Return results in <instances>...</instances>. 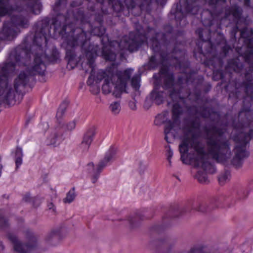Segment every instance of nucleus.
<instances>
[{"label":"nucleus","instance_id":"1","mask_svg":"<svg viewBox=\"0 0 253 253\" xmlns=\"http://www.w3.org/2000/svg\"><path fill=\"white\" fill-rule=\"evenodd\" d=\"M224 18L236 24L230 33L233 47L226 42L221 54L225 57L234 48L239 54V57L228 60L226 70L240 74L243 79L241 87L237 88L235 91L237 99H243L240 114L250 112L253 100V29L249 30L247 28L252 21L248 16H243V9L237 4L225 9Z\"/></svg>","mask_w":253,"mask_h":253},{"label":"nucleus","instance_id":"2","mask_svg":"<svg viewBox=\"0 0 253 253\" xmlns=\"http://www.w3.org/2000/svg\"><path fill=\"white\" fill-rule=\"evenodd\" d=\"M66 20L65 16L58 14L53 21V31L67 43L65 58L68 61V65H70L71 69L76 66L77 61L75 47L80 46L88 57V64L94 71V56L96 54V50L89 44V39L86 32L82 28L74 29L72 25L67 26L64 24Z\"/></svg>","mask_w":253,"mask_h":253},{"label":"nucleus","instance_id":"3","mask_svg":"<svg viewBox=\"0 0 253 253\" xmlns=\"http://www.w3.org/2000/svg\"><path fill=\"white\" fill-rule=\"evenodd\" d=\"M208 0H183V4L181 3L174 4L172 7L169 15L174 16L177 26L181 27L185 26L187 23L186 14L196 15L200 11L201 7L205 4ZM226 0H209L210 6L213 8L214 12L217 15L221 14L223 11L222 4Z\"/></svg>","mask_w":253,"mask_h":253},{"label":"nucleus","instance_id":"4","mask_svg":"<svg viewBox=\"0 0 253 253\" xmlns=\"http://www.w3.org/2000/svg\"><path fill=\"white\" fill-rule=\"evenodd\" d=\"M223 201L222 198H215L208 202H199L196 206L186 205L180 207L178 205L171 206L168 212L163 217L162 225L155 224L151 228L152 232L159 234L170 225V220L181 216L190 214L192 211L208 213L217 208Z\"/></svg>","mask_w":253,"mask_h":253},{"label":"nucleus","instance_id":"5","mask_svg":"<svg viewBox=\"0 0 253 253\" xmlns=\"http://www.w3.org/2000/svg\"><path fill=\"white\" fill-rule=\"evenodd\" d=\"M212 130L215 134H210V129L205 127L207 132L206 136L209 155L218 163H222L230 159L232 156L230 150V143L229 140L224 139L223 130L219 127L213 126Z\"/></svg>","mask_w":253,"mask_h":253},{"label":"nucleus","instance_id":"6","mask_svg":"<svg viewBox=\"0 0 253 253\" xmlns=\"http://www.w3.org/2000/svg\"><path fill=\"white\" fill-rule=\"evenodd\" d=\"M151 48L152 44L151 43ZM153 54L150 57L148 62L144 65V67L148 70H154L159 65L172 66L175 68H186L189 66V62L185 60V50H179V52H172L170 50L161 48L160 51H155L151 48Z\"/></svg>","mask_w":253,"mask_h":253},{"label":"nucleus","instance_id":"7","mask_svg":"<svg viewBox=\"0 0 253 253\" xmlns=\"http://www.w3.org/2000/svg\"><path fill=\"white\" fill-rule=\"evenodd\" d=\"M165 32H156L150 39L152 48L155 51H160L161 48L170 50L172 52L185 50L181 47L184 32L181 30L174 31L170 25L164 27Z\"/></svg>","mask_w":253,"mask_h":253},{"label":"nucleus","instance_id":"8","mask_svg":"<svg viewBox=\"0 0 253 253\" xmlns=\"http://www.w3.org/2000/svg\"><path fill=\"white\" fill-rule=\"evenodd\" d=\"M88 3L87 5V9L91 12H95L93 14L94 21L98 25H102L103 19V16L100 13H97L96 11L100 9L101 12L104 14H108L112 11L116 12L117 14L123 11L125 9V5L121 0H87ZM134 7H128L126 4L125 0L124 2L127 9H133L135 7L136 3L135 0Z\"/></svg>","mask_w":253,"mask_h":253},{"label":"nucleus","instance_id":"9","mask_svg":"<svg viewBox=\"0 0 253 253\" xmlns=\"http://www.w3.org/2000/svg\"><path fill=\"white\" fill-rule=\"evenodd\" d=\"M194 129L186 125L183 139L179 145L180 160L184 164H187V156L190 148H193L201 157L205 155V145L198 139L199 135L194 132Z\"/></svg>","mask_w":253,"mask_h":253},{"label":"nucleus","instance_id":"10","mask_svg":"<svg viewBox=\"0 0 253 253\" xmlns=\"http://www.w3.org/2000/svg\"><path fill=\"white\" fill-rule=\"evenodd\" d=\"M60 6L61 5L60 1L56 2L55 3V7L54 8V10L56 13V15L52 19L51 23L53 26L54 19L57 16L58 14H62L65 16L67 19L65 23H64V24H65L67 26L72 25L74 29H77L78 28H75L74 24L69 21V19L71 17L75 20H80L82 23H89L91 27V34L92 35L97 36L101 38L105 34L106 29L103 27L102 25H98L97 26H94L93 27V26L90 23V21L87 19H86L83 10L80 8H77L73 10H67L66 8L60 7Z\"/></svg>","mask_w":253,"mask_h":253},{"label":"nucleus","instance_id":"11","mask_svg":"<svg viewBox=\"0 0 253 253\" xmlns=\"http://www.w3.org/2000/svg\"><path fill=\"white\" fill-rule=\"evenodd\" d=\"M133 70L127 69L124 71L116 70L115 78L113 80L106 78L102 86V91L104 94H108L112 91L114 87L113 95L116 98H121L124 92L126 91L127 82L131 78Z\"/></svg>","mask_w":253,"mask_h":253},{"label":"nucleus","instance_id":"12","mask_svg":"<svg viewBox=\"0 0 253 253\" xmlns=\"http://www.w3.org/2000/svg\"><path fill=\"white\" fill-rule=\"evenodd\" d=\"M207 34V38H204V31L203 28H199L196 31V34L198 36L199 39L202 42L197 43L198 46V52L200 55H203L207 59L210 57V55L212 56V59L210 60L211 64L213 67H222L223 65L224 62L220 57H218L216 55L215 46L211 41V29L208 31L204 32Z\"/></svg>","mask_w":253,"mask_h":253},{"label":"nucleus","instance_id":"13","mask_svg":"<svg viewBox=\"0 0 253 253\" xmlns=\"http://www.w3.org/2000/svg\"><path fill=\"white\" fill-rule=\"evenodd\" d=\"M29 26L28 14H14L10 20L4 21L0 30V40L11 41L16 37L15 28H27Z\"/></svg>","mask_w":253,"mask_h":253},{"label":"nucleus","instance_id":"14","mask_svg":"<svg viewBox=\"0 0 253 253\" xmlns=\"http://www.w3.org/2000/svg\"><path fill=\"white\" fill-rule=\"evenodd\" d=\"M253 137V129L248 133L240 132L234 136L233 139L237 143L235 147V156L232 160V164L236 168L242 167L244 160L249 156V152L246 151L247 145Z\"/></svg>","mask_w":253,"mask_h":253},{"label":"nucleus","instance_id":"15","mask_svg":"<svg viewBox=\"0 0 253 253\" xmlns=\"http://www.w3.org/2000/svg\"><path fill=\"white\" fill-rule=\"evenodd\" d=\"M170 66L163 65L162 67H161L160 73L161 75V79L158 77L156 78L155 74L153 75V78H155V80L159 79L161 81V87L169 92V97L170 99L175 100L177 98L182 99L179 97L180 89L175 86V78L173 73L170 70Z\"/></svg>","mask_w":253,"mask_h":253},{"label":"nucleus","instance_id":"16","mask_svg":"<svg viewBox=\"0 0 253 253\" xmlns=\"http://www.w3.org/2000/svg\"><path fill=\"white\" fill-rule=\"evenodd\" d=\"M179 97L182 99L179 98L175 99V100L171 99L173 102L171 109L172 121L169 120L168 124L165 126L164 128L165 140L168 143H171L169 139V135L174 137V134L171 132V131L174 128V124L180 122V116L183 113V109L181 105L182 104L185 106L186 98L182 96L180 94Z\"/></svg>","mask_w":253,"mask_h":253},{"label":"nucleus","instance_id":"17","mask_svg":"<svg viewBox=\"0 0 253 253\" xmlns=\"http://www.w3.org/2000/svg\"><path fill=\"white\" fill-rule=\"evenodd\" d=\"M7 237L13 244L14 251L17 253H30L36 247L37 237L29 230L26 231V237L28 242L25 243L19 241L17 236L13 233H8Z\"/></svg>","mask_w":253,"mask_h":253},{"label":"nucleus","instance_id":"18","mask_svg":"<svg viewBox=\"0 0 253 253\" xmlns=\"http://www.w3.org/2000/svg\"><path fill=\"white\" fill-rule=\"evenodd\" d=\"M189 65H190V63ZM189 67L190 66L185 69L183 68L181 69L178 68H176L179 69L184 74L178 76L177 81L175 82V86H176L177 88L180 89V94H181L182 89L184 84L187 85H191L194 87V90L197 92V93L200 94L201 93V86L203 84L204 79L202 77L195 78L193 74L191 72H189L188 74L187 70L189 69Z\"/></svg>","mask_w":253,"mask_h":253},{"label":"nucleus","instance_id":"19","mask_svg":"<svg viewBox=\"0 0 253 253\" xmlns=\"http://www.w3.org/2000/svg\"><path fill=\"white\" fill-rule=\"evenodd\" d=\"M117 150L113 147L111 146L108 151L106 152L104 158L101 160L97 165L96 169H94V165L92 162L87 165L88 172H93L91 180L93 183H95L98 180L100 173L107 166L110 165L115 159Z\"/></svg>","mask_w":253,"mask_h":253},{"label":"nucleus","instance_id":"20","mask_svg":"<svg viewBox=\"0 0 253 253\" xmlns=\"http://www.w3.org/2000/svg\"><path fill=\"white\" fill-rule=\"evenodd\" d=\"M176 244V240L175 238L165 237L151 241L149 247L151 249L160 250L162 253H170L175 247Z\"/></svg>","mask_w":253,"mask_h":253},{"label":"nucleus","instance_id":"21","mask_svg":"<svg viewBox=\"0 0 253 253\" xmlns=\"http://www.w3.org/2000/svg\"><path fill=\"white\" fill-rule=\"evenodd\" d=\"M76 125V121L75 120L67 124L65 126L60 124L57 128L56 131L53 135H50V144L53 145L59 144L65 139L64 129L71 131L75 128Z\"/></svg>","mask_w":253,"mask_h":253},{"label":"nucleus","instance_id":"22","mask_svg":"<svg viewBox=\"0 0 253 253\" xmlns=\"http://www.w3.org/2000/svg\"><path fill=\"white\" fill-rule=\"evenodd\" d=\"M161 82L159 79L155 80L154 82L153 89L150 94L151 100L157 105H160L164 103L168 97L169 92L165 90H161Z\"/></svg>","mask_w":253,"mask_h":253},{"label":"nucleus","instance_id":"23","mask_svg":"<svg viewBox=\"0 0 253 253\" xmlns=\"http://www.w3.org/2000/svg\"><path fill=\"white\" fill-rule=\"evenodd\" d=\"M129 40L130 50H137L147 40V36L145 33L137 29L136 31L129 33Z\"/></svg>","mask_w":253,"mask_h":253},{"label":"nucleus","instance_id":"24","mask_svg":"<svg viewBox=\"0 0 253 253\" xmlns=\"http://www.w3.org/2000/svg\"><path fill=\"white\" fill-rule=\"evenodd\" d=\"M208 155L206 152L205 155L201 157L197 153V156L194 159V165L195 167H201L203 170L209 173L213 174L215 172L216 169L213 165L208 161Z\"/></svg>","mask_w":253,"mask_h":253},{"label":"nucleus","instance_id":"25","mask_svg":"<svg viewBox=\"0 0 253 253\" xmlns=\"http://www.w3.org/2000/svg\"><path fill=\"white\" fill-rule=\"evenodd\" d=\"M121 48V43L117 41H113L110 42V47H104L102 49V54L106 61H114L116 59V50L118 51Z\"/></svg>","mask_w":253,"mask_h":253},{"label":"nucleus","instance_id":"26","mask_svg":"<svg viewBox=\"0 0 253 253\" xmlns=\"http://www.w3.org/2000/svg\"><path fill=\"white\" fill-rule=\"evenodd\" d=\"M95 134L94 126L89 127L84 134L82 141L79 146L80 149L83 152H86L88 150Z\"/></svg>","mask_w":253,"mask_h":253},{"label":"nucleus","instance_id":"27","mask_svg":"<svg viewBox=\"0 0 253 253\" xmlns=\"http://www.w3.org/2000/svg\"><path fill=\"white\" fill-rule=\"evenodd\" d=\"M115 74L116 72L114 71V69H112L111 67L106 71L100 70L95 76L96 83L99 84L103 79L105 80L108 78L113 80L115 78Z\"/></svg>","mask_w":253,"mask_h":253},{"label":"nucleus","instance_id":"28","mask_svg":"<svg viewBox=\"0 0 253 253\" xmlns=\"http://www.w3.org/2000/svg\"><path fill=\"white\" fill-rule=\"evenodd\" d=\"M188 110L192 114L194 115H199L203 118H208L211 115L209 108L204 106L200 107L190 106Z\"/></svg>","mask_w":253,"mask_h":253},{"label":"nucleus","instance_id":"29","mask_svg":"<svg viewBox=\"0 0 253 253\" xmlns=\"http://www.w3.org/2000/svg\"><path fill=\"white\" fill-rule=\"evenodd\" d=\"M61 228L53 229L45 237L47 242L54 245V242L59 241L61 239Z\"/></svg>","mask_w":253,"mask_h":253},{"label":"nucleus","instance_id":"30","mask_svg":"<svg viewBox=\"0 0 253 253\" xmlns=\"http://www.w3.org/2000/svg\"><path fill=\"white\" fill-rule=\"evenodd\" d=\"M144 218V215L142 213L137 212L133 215H130L128 218V221L131 228H133L138 226L140 221L143 220Z\"/></svg>","mask_w":253,"mask_h":253},{"label":"nucleus","instance_id":"31","mask_svg":"<svg viewBox=\"0 0 253 253\" xmlns=\"http://www.w3.org/2000/svg\"><path fill=\"white\" fill-rule=\"evenodd\" d=\"M14 157L15 163V169L17 170L22 164L23 153L22 147L17 146L14 152Z\"/></svg>","mask_w":253,"mask_h":253},{"label":"nucleus","instance_id":"32","mask_svg":"<svg viewBox=\"0 0 253 253\" xmlns=\"http://www.w3.org/2000/svg\"><path fill=\"white\" fill-rule=\"evenodd\" d=\"M186 124L188 126H190L196 131H199L201 129V122L200 118L197 116L189 119Z\"/></svg>","mask_w":253,"mask_h":253},{"label":"nucleus","instance_id":"33","mask_svg":"<svg viewBox=\"0 0 253 253\" xmlns=\"http://www.w3.org/2000/svg\"><path fill=\"white\" fill-rule=\"evenodd\" d=\"M42 6L40 3L34 1L28 4V7L26 8L27 11L37 15L41 13Z\"/></svg>","mask_w":253,"mask_h":253},{"label":"nucleus","instance_id":"34","mask_svg":"<svg viewBox=\"0 0 253 253\" xmlns=\"http://www.w3.org/2000/svg\"><path fill=\"white\" fill-rule=\"evenodd\" d=\"M167 114L163 113L158 114L155 118L154 123L156 126H161L163 124H166L165 126L168 124L169 120L166 118Z\"/></svg>","mask_w":253,"mask_h":253},{"label":"nucleus","instance_id":"35","mask_svg":"<svg viewBox=\"0 0 253 253\" xmlns=\"http://www.w3.org/2000/svg\"><path fill=\"white\" fill-rule=\"evenodd\" d=\"M68 105V102L67 101H63L62 103L60 104L57 111L56 116L58 121L59 119L61 118L64 114Z\"/></svg>","mask_w":253,"mask_h":253},{"label":"nucleus","instance_id":"36","mask_svg":"<svg viewBox=\"0 0 253 253\" xmlns=\"http://www.w3.org/2000/svg\"><path fill=\"white\" fill-rule=\"evenodd\" d=\"M195 177L199 182L201 183H208L209 182L207 173L204 170L198 171Z\"/></svg>","mask_w":253,"mask_h":253},{"label":"nucleus","instance_id":"37","mask_svg":"<svg viewBox=\"0 0 253 253\" xmlns=\"http://www.w3.org/2000/svg\"><path fill=\"white\" fill-rule=\"evenodd\" d=\"M109 109L113 114L115 115L119 114L121 109L120 101H115L111 103L109 106Z\"/></svg>","mask_w":253,"mask_h":253},{"label":"nucleus","instance_id":"38","mask_svg":"<svg viewBox=\"0 0 253 253\" xmlns=\"http://www.w3.org/2000/svg\"><path fill=\"white\" fill-rule=\"evenodd\" d=\"M75 187H73L67 193L66 195V198H65L63 200V201L65 203H72L75 199L76 195L75 192Z\"/></svg>","mask_w":253,"mask_h":253},{"label":"nucleus","instance_id":"39","mask_svg":"<svg viewBox=\"0 0 253 253\" xmlns=\"http://www.w3.org/2000/svg\"><path fill=\"white\" fill-rule=\"evenodd\" d=\"M140 77L139 75H135L129 82H131V85L135 90H138L140 87ZM128 81L127 82V83Z\"/></svg>","mask_w":253,"mask_h":253},{"label":"nucleus","instance_id":"40","mask_svg":"<svg viewBox=\"0 0 253 253\" xmlns=\"http://www.w3.org/2000/svg\"><path fill=\"white\" fill-rule=\"evenodd\" d=\"M230 176V171L228 169H225L224 173L221 174L218 177V181L220 185H223L225 181L228 179Z\"/></svg>","mask_w":253,"mask_h":253},{"label":"nucleus","instance_id":"41","mask_svg":"<svg viewBox=\"0 0 253 253\" xmlns=\"http://www.w3.org/2000/svg\"><path fill=\"white\" fill-rule=\"evenodd\" d=\"M9 225L7 218L4 217L3 213L0 211V228L4 229L8 227Z\"/></svg>","mask_w":253,"mask_h":253},{"label":"nucleus","instance_id":"42","mask_svg":"<svg viewBox=\"0 0 253 253\" xmlns=\"http://www.w3.org/2000/svg\"><path fill=\"white\" fill-rule=\"evenodd\" d=\"M249 192L245 189H241L239 190L237 193V198L239 200H243L245 199L248 195Z\"/></svg>","mask_w":253,"mask_h":253},{"label":"nucleus","instance_id":"43","mask_svg":"<svg viewBox=\"0 0 253 253\" xmlns=\"http://www.w3.org/2000/svg\"><path fill=\"white\" fill-rule=\"evenodd\" d=\"M59 58V52L56 47H53L51 51V58L52 61H56Z\"/></svg>","mask_w":253,"mask_h":253},{"label":"nucleus","instance_id":"44","mask_svg":"<svg viewBox=\"0 0 253 253\" xmlns=\"http://www.w3.org/2000/svg\"><path fill=\"white\" fill-rule=\"evenodd\" d=\"M94 74V71H93V70L92 69L90 72V76L88 77L87 81L86 82V83L88 85H92L94 82H96Z\"/></svg>","mask_w":253,"mask_h":253},{"label":"nucleus","instance_id":"45","mask_svg":"<svg viewBox=\"0 0 253 253\" xmlns=\"http://www.w3.org/2000/svg\"><path fill=\"white\" fill-rule=\"evenodd\" d=\"M138 171L140 175L144 173L145 169H146V166L143 164V162L141 161H139L138 163Z\"/></svg>","mask_w":253,"mask_h":253},{"label":"nucleus","instance_id":"46","mask_svg":"<svg viewBox=\"0 0 253 253\" xmlns=\"http://www.w3.org/2000/svg\"><path fill=\"white\" fill-rule=\"evenodd\" d=\"M165 147L166 148L168 149L166 153L167 159H171L173 156V151L169 145H167Z\"/></svg>","mask_w":253,"mask_h":253},{"label":"nucleus","instance_id":"47","mask_svg":"<svg viewBox=\"0 0 253 253\" xmlns=\"http://www.w3.org/2000/svg\"><path fill=\"white\" fill-rule=\"evenodd\" d=\"M152 102L153 101L151 100L150 96H149V98L147 97L144 102V107L145 109H148L151 106Z\"/></svg>","mask_w":253,"mask_h":253},{"label":"nucleus","instance_id":"48","mask_svg":"<svg viewBox=\"0 0 253 253\" xmlns=\"http://www.w3.org/2000/svg\"><path fill=\"white\" fill-rule=\"evenodd\" d=\"M203 25L205 26L209 27L210 28H211V27L213 26V21L212 20L208 19V20H205L203 21Z\"/></svg>","mask_w":253,"mask_h":253},{"label":"nucleus","instance_id":"49","mask_svg":"<svg viewBox=\"0 0 253 253\" xmlns=\"http://www.w3.org/2000/svg\"><path fill=\"white\" fill-rule=\"evenodd\" d=\"M125 2L126 3V4L128 7H134V2L133 1V0H125Z\"/></svg>","mask_w":253,"mask_h":253},{"label":"nucleus","instance_id":"50","mask_svg":"<svg viewBox=\"0 0 253 253\" xmlns=\"http://www.w3.org/2000/svg\"><path fill=\"white\" fill-rule=\"evenodd\" d=\"M211 88V84H209L204 87L203 89L204 92L206 93H208Z\"/></svg>","mask_w":253,"mask_h":253},{"label":"nucleus","instance_id":"51","mask_svg":"<svg viewBox=\"0 0 253 253\" xmlns=\"http://www.w3.org/2000/svg\"><path fill=\"white\" fill-rule=\"evenodd\" d=\"M129 106L132 110H135L136 109V105L134 101H130L129 102Z\"/></svg>","mask_w":253,"mask_h":253},{"label":"nucleus","instance_id":"52","mask_svg":"<svg viewBox=\"0 0 253 253\" xmlns=\"http://www.w3.org/2000/svg\"><path fill=\"white\" fill-rule=\"evenodd\" d=\"M47 207L48 208V209H52L53 211H55V208L54 207V205L52 202L48 203L47 204Z\"/></svg>","mask_w":253,"mask_h":253},{"label":"nucleus","instance_id":"53","mask_svg":"<svg viewBox=\"0 0 253 253\" xmlns=\"http://www.w3.org/2000/svg\"><path fill=\"white\" fill-rule=\"evenodd\" d=\"M31 199L30 196L28 195H25L23 198V200L26 202H29Z\"/></svg>","mask_w":253,"mask_h":253},{"label":"nucleus","instance_id":"54","mask_svg":"<svg viewBox=\"0 0 253 253\" xmlns=\"http://www.w3.org/2000/svg\"><path fill=\"white\" fill-rule=\"evenodd\" d=\"M4 247L2 245V243L0 241V253L4 250Z\"/></svg>","mask_w":253,"mask_h":253},{"label":"nucleus","instance_id":"55","mask_svg":"<svg viewBox=\"0 0 253 253\" xmlns=\"http://www.w3.org/2000/svg\"><path fill=\"white\" fill-rule=\"evenodd\" d=\"M193 56L195 57V58L197 60H198V58H197V57L196 53L195 51H194V52H193Z\"/></svg>","mask_w":253,"mask_h":253},{"label":"nucleus","instance_id":"56","mask_svg":"<svg viewBox=\"0 0 253 253\" xmlns=\"http://www.w3.org/2000/svg\"><path fill=\"white\" fill-rule=\"evenodd\" d=\"M229 200H230V199H229V198H228V199H226L225 200V201H224V202H225V204H227L228 203V202H229Z\"/></svg>","mask_w":253,"mask_h":253},{"label":"nucleus","instance_id":"57","mask_svg":"<svg viewBox=\"0 0 253 253\" xmlns=\"http://www.w3.org/2000/svg\"><path fill=\"white\" fill-rule=\"evenodd\" d=\"M167 160L169 161V165L171 166V159H167Z\"/></svg>","mask_w":253,"mask_h":253},{"label":"nucleus","instance_id":"58","mask_svg":"<svg viewBox=\"0 0 253 253\" xmlns=\"http://www.w3.org/2000/svg\"><path fill=\"white\" fill-rule=\"evenodd\" d=\"M2 169V166L0 165V176L1 175V169Z\"/></svg>","mask_w":253,"mask_h":253},{"label":"nucleus","instance_id":"59","mask_svg":"<svg viewBox=\"0 0 253 253\" xmlns=\"http://www.w3.org/2000/svg\"><path fill=\"white\" fill-rule=\"evenodd\" d=\"M71 6L72 7H74V6H75V5H74V1H73V2L71 3Z\"/></svg>","mask_w":253,"mask_h":253},{"label":"nucleus","instance_id":"60","mask_svg":"<svg viewBox=\"0 0 253 253\" xmlns=\"http://www.w3.org/2000/svg\"><path fill=\"white\" fill-rule=\"evenodd\" d=\"M219 25L218 24H216V27L217 28V29H218L219 28Z\"/></svg>","mask_w":253,"mask_h":253},{"label":"nucleus","instance_id":"61","mask_svg":"<svg viewBox=\"0 0 253 253\" xmlns=\"http://www.w3.org/2000/svg\"><path fill=\"white\" fill-rule=\"evenodd\" d=\"M220 76H221V79H222V78H223V74H221Z\"/></svg>","mask_w":253,"mask_h":253},{"label":"nucleus","instance_id":"62","mask_svg":"<svg viewBox=\"0 0 253 253\" xmlns=\"http://www.w3.org/2000/svg\"><path fill=\"white\" fill-rule=\"evenodd\" d=\"M170 104V102L168 101V106H169Z\"/></svg>","mask_w":253,"mask_h":253},{"label":"nucleus","instance_id":"63","mask_svg":"<svg viewBox=\"0 0 253 253\" xmlns=\"http://www.w3.org/2000/svg\"><path fill=\"white\" fill-rule=\"evenodd\" d=\"M148 29H149V30H150V29H151L152 28H150V27H148Z\"/></svg>","mask_w":253,"mask_h":253},{"label":"nucleus","instance_id":"64","mask_svg":"<svg viewBox=\"0 0 253 253\" xmlns=\"http://www.w3.org/2000/svg\"><path fill=\"white\" fill-rule=\"evenodd\" d=\"M216 43H217V44H219V42H216Z\"/></svg>","mask_w":253,"mask_h":253}]
</instances>
